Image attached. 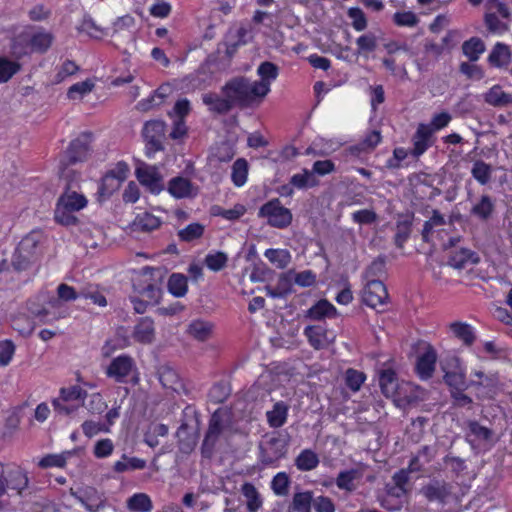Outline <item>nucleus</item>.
I'll list each match as a JSON object with an SVG mask.
<instances>
[{"mask_svg":"<svg viewBox=\"0 0 512 512\" xmlns=\"http://www.w3.org/2000/svg\"><path fill=\"white\" fill-rule=\"evenodd\" d=\"M437 353L431 344H427L425 351L417 357L415 371L421 380L430 379L435 371Z\"/></svg>","mask_w":512,"mask_h":512,"instance_id":"obj_17","label":"nucleus"},{"mask_svg":"<svg viewBox=\"0 0 512 512\" xmlns=\"http://www.w3.org/2000/svg\"><path fill=\"white\" fill-rule=\"evenodd\" d=\"M382 141L380 131L372 130L366 133L363 139L357 144V149L361 152H369L374 150Z\"/></svg>","mask_w":512,"mask_h":512,"instance_id":"obj_58","label":"nucleus"},{"mask_svg":"<svg viewBox=\"0 0 512 512\" xmlns=\"http://www.w3.org/2000/svg\"><path fill=\"white\" fill-rule=\"evenodd\" d=\"M204 262L209 270L218 272L226 267L228 256L222 251L210 252L206 255Z\"/></svg>","mask_w":512,"mask_h":512,"instance_id":"obj_54","label":"nucleus"},{"mask_svg":"<svg viewBox=\"0 0 512 512\" xmlns=\"http://www.w3.org/2000/svg\"><path fill=\"white\" fill-rule=\"evenodd\" d=\"M485 51V44L479 37H471L462 44V52L470 62H476Z\"/></svg>","mask_w":512,"mask_h":512,"instance_id":"obj_37","label":"nucleus"},{"mask_svg":"<svg viewBox=\"0 0 512 512\" xmlns=\"http://www.w3.org/2000/svg\"><path fill=\"white\" fill-rule=\"evenodd\" d=\"M37 257H33L32 254L20 252V249L16 247L15 252L12 256V267L16 272L27 271L35 263Z\"/></svg>","mask_w":512,"mask_h":512,"instance_id":"obj_51","label":"nucleus"},{"mask_svg":"<svg viewBox=\"0 0 512 512\" xmlns=\"http://www.w3.org/2000/svg\"><path fill=\"white\" fill-rule=\"evenodd\" d=\"M510 58L511 52L509 46L504 43L497 42L488 55L487 61L491 67L502 68L509 64Z\"/></svg>","mask_w":512,"mask_h":512,"instance_id":"obj_29","label":"nucleus"},{"mask_svg":"<svg viewBox=\"0 0 512 512\" xmlns=\"http://www.w3.org/2000/svg\"><path fill=\"white\" fill-rule=\"evenodd\" d=\"M158 378L164 388L176 390L177 385L180 383L177 371L167 365H163L158 370Z\"/></svg>","mask_w":512,"mask_h":512,"instance_id":"obj_47","label":"nucleus"},{"mask_svg":"<svg viewBox=\"0 0 512 512\" xmlns=\"http://www.w3.org/2000/svg\"><path fill=\"white\" fill-rule=\"evenodd\" d=\"M421 493L429 502H437L442 505L454 499L453 485L444 480H431L421 488Z\"/></svg>","mask_w":512,"mask_h":512,"instance_id":"obj_12","label":"nucleus"},{"mask_svg":"<svg viewBox=\"0 0 512 512\" xmlns=\"http://www.w3.org/2000/svg\"><path fill=\"white\" fill-rule=\"evenodd\" d=\"M242 493L247 499V511L257 512L262 505V500L256 487L252 483L246 482L242 486Z\"/></svg>","mask_w":512,"mask_h":512,"instance_id":"obj_49","label":"nucleus"},{"mask_svg":"<svg viewBox=\"0 0 512 512\" xmlns=\"http://www.w3.org/2000/svg\"><path fill=\"white\" fill-rule=\"evenodd\" d=\"M337 315L336 307L327 299H320L312 305L305 316L314 321H321L325 318H334Z\"/></svg>","mask_w":512,"mask_h":512,"instance_id":"obj_26","label":"nucleus"},{"mask_svg":"<svg viewBox=\"0 0 512 512\" xmlns=\"http://www.w3.org/2000/svg\"><path fill=\"white\" fill-rule=\"evenodd\" d=\"M257 74L260 77L259 81H254L255 84L263 85L265 92H262L266 97L271 91V84L277 79L279 75V68L276 64L270 61L262 62L257 68Z\"/></svg>","mask_w":512,"mask_h":512,"instance_id":"obj_23","label":"nucleus"},{"mask_svg":"<svg viewBox=\"0 0 512 512\" xmlns=\"http://www.w3.org/2000/svg\"><path fill=\"white\" fill-rule=\"evenodd\" d=\"M484 101L494 107H501L511 103L512 97L500 85H494L484 94Z\"/></svg>","mask_w":512,"mask_h":512,"instance_id":"obj_35","label":"nucleus"},{"mask_svg":"<svg viewBox=\"0 0 512 512\" xmlns=\"http://www.w3.org/2000/svg\"><path fill=\"white\" fill-rule=\"evenodd\" d=\"M16 346L11 339L0 341V367H6L12 361Z\"/></svg>","mask_w":512,"mask_h":512,"instance_id":"obj_62","label":"nucleus"},{"mask_svg":"<svg viewBox=\"0 0 512 512\" xmlns=\"http://www.w3.org/2000/svg\"><path fill=\"white\" fill-rule=\"evenodd\" d=\"M166 123L163 120H150L145 122L142 129V136L145 141V155L148 158L164 150Z\"/></svg>","mask_w":512,"mask_h":512,"instance_id":"obj_10","label":"nucleus"},{"mask_svg":"<svg viewBox=\"0 0 512 512\" xmlns=\"http://www.w3.org/2000/svg\"><path fill=\"white\" fill-rule=\"evenodd\" d=\"M471 212L481 220H488L494 212V203L491 197L482 195L479 202L472 207Z\"/></svg>","mask_w":512,"mask_h":512,"instance_id":"obj_50","label":"nucleus"},{"mask_svg":"<svg viewBox=\"0 0 512 512\" xmlns=\"http://www.w3.org/2000/svg\"><path fill=\"white\" fill-rule=\"evenodd\" d=\"M313 505V493L311 491L296 492L290 504L293 512H311Z\"/></svg>","mask_w":512,"mask_h":512,"instance_id":"obj_39","label":"nucleus"},{"mask_svg":"<svg viewBox=\"0 0 512 512\" xmlns=\"http://www.w3.org/2000/svg\"><path fill=\"white\" fill-rule=\"evenodd\" d=\"M363 477V471L358 468L342 470L335 479V485L347 493H352L357 488V481Z\"/></svg>","mask_w":512,"mask_h":512,"instance_id":"obj_22","label":"nucleus"},{"mask_svg":"<svg viewBox=\"0 0 512 512\" xmlns=\"http://www.w3.org/2000/svg\"><path fill=\"white\" fill-rule=\"evenodd\" d=\"M290 183L298 189H307L318 186L319 181L313 172L308 169H303L301 173L294 174L290 178Z\"/></svg>","mask_w":512,"mask_h":512,"instance_id":"obj_44","label":"nucleus"},{"mask_svg":"<svg viewBox=\"0 0 512 512\" xmlns=\"http://www.w3.org/2000/svg\"><path fill=\"white\" fill-rule=\"evenodd\" d=\"M231 424L232 415L229 411L218 408L212 413L201 444V454L203 457L210 458L213 455L220 436L230 428Z\"/></svg>","mask_w":512,"mask_h":512,"instance_id":"obj_3","label":"nucleus"},{"mask_svg":"<svg viewBox=\"0 0 512 512\" xmlns=\"http://www.w3.org/2000/svg\"><path fill=\"white\" fill-rule=\"evenodd\" d=\"M54 35L41 28L29 37V44L32 53L45 54L54 42Z\"/></svg>","mask_w":512,"mask_h":512,"instance_id":"obj_25","label":"nucleus"},{"mask_svg":"<svg viewBox=\"0 0 512 512\" xmlns=\"http://www.w3.org/2000/svg\"><path fill=\"white\" fill-rule=\"evenodd\" d=\"M263 87L247 77L238 76L227 81L221 91L224 96L229 97L233 107L247 108L260 103L265 98L262 93L265 92Z\"/></svg>","mask_w":512,"mask_h":512,"instance_id":"obj_2","label":"nucleus"},{"mask_svg":"<svg viewBox=\"0 0 512 512\" xmlns=\"http://www.w3.org/2000/svg\"><path fill=\"white\" fill-rule=\"evenodd\" d=\"M472 177L481 185H486L491 180L492 166L483 160H476L471 169Z\"/></svg>","mask_w":512,"mask_h":512,"instance_id":"obj_46","label":"nucleus"},{"mask_svg":"<svg viewBox=\"0 0 512 512\" xmlns=\"http://www.w3.org/2000/svg\"><path fill=\"white\" fill-rule=\"evenodd\" d=\"M231 388L224 381L216 382L212 385L208 392V399L213 404L224 403L230 396Z\"/></svg>","mask_w":512,"mask_h":512,"instance_id":"obj_45","label":"nucleus"},{"mask_svg":"<svg viewBox=\"0 0 512 512\" xmlns=\"http://www.w3.org/2000/svg\"><path fill=\"white\" fill-rule=\"evenodd\" d=\"M345 385L352 391L357 392L366 380L364 372L354 368H348L344 375Z\"/></svg>","mask_w":512,"mask_h":512,"instance_id":"obj_55","label":"nucleus"},{"mask_svg":"<svg viewBox=\"0 0 512 512\" xmlns=\"http://www.w3.org/2000/svg\"><path fill=\"white\" fill-rule=\"evenodd\" d=\"M39 242V234L37 232H31L22 238L17 248L20 249V252L23 251L25 253L32 254L33 257H37L36 250Z\"/></svg>","mask_w":512,"mask_h":512,"instance_id":"obj_61","label":"nucleus"},{"mask_svg":"<svg viewBox=\"0 0 512 512\" xmlns=\"http://www.w3.org/2000/svg\"><path fill=\"white\" fill-rule=\"evenodd\" d=\"M291 484V479L286 472H278L271 481V490L277 496H287L289 493V488Z\"/></svg>","mask_w":512,"mask_h":512,"instance_id":"obj_53","label":"nucleus"},{"mask_svg":"<svg viewBox=\"0 0 512 512\" xmlns=\"http://www.w3.org/2000/svg\"><path fill=\"white\" fill-rule=\"evenodd\" d=\"M11 51L17 59L32 54L29 39L22 36L14 38L11 42Z\"/></svg>","mask_w":512,"mask_h":512,"instance_id":"obj_64","label":"nucleus"},{"mask_svg":"<svg viewBox=\"0 0 512 512\" xmlns=\"http://www.w3.org/2000/svg\"><path fill=\"white\" fill-rule=\"evenodd\" d=\"M86 397L87 391L79 385L63 387L60 389L59 397L52 401V405L58 414L70 415L76 411Z\"/></svg>","mask_w":512,"mask_h":512,"instance_id":"obj_9","label":"nucleus"},{"mask_svg":"<svg viewBox=\"0 0 512 512\" xmlns=\"http://www.w3.org/2000/svg\"><path fill=\"white\" fill-rule=\"evenodd\" d=\"M205 227L201 223H190L183 229L178 231V238L182 242H192L201 238L204 234Z\"/></svg>","mask_w":512,"mask_h":512,"instance_id":"obj_52","label":"nucleus"},{"mask_svg":"<svg viewBox=\"0 0 512 512\" xmlns=\"http://www.w3.org/2000/svg\"><path fill=\"white\" fill-rule=\"evenodd\" d=\"M146 467V461L138 457H129L123 454L121 459L113 465L116 473H124L126 471L142 470Z\"/></svg>","mask_w":512,"mask_h":512,"instance_id":"obj_38","label":"nucleus"},{"mask_svg":"<svg viewBox=\"0 0 512 512\" xmlns=\"http://www.w3.org/2000/svg\"><path fill=\"white\" fill-rule=\"evenodd\" d=\"M457 365L453 370L444 372V382L449 387L450 392L456 390H466L469 383L466 380V374L459 365L458 359L455 360Z\"/></svg>","mask_w":512,"mask_h":512,"instance_id":"obj_28","label":"nucleus"},{"mask_svg":"<svg viewBox=\"0 0 512 512\" xmlns=\"http://www.w3.org/2000/svg\"><path fill=\"white\" fill-rule=\"evenodd\" d=\"M480 261L479 255L468 248H461L451 253L449 265L455 269H470Z\"/></svg>","mask_w":512,"mask_h":512,"instance_id":"obj_19","label":"nucleus"},{"mask_svg":"<svg viewBox=\"0 0 512 512\" xmlns=\"http://www.w3.org/2000/svg\"><path fill=\"white\" fill-rule=\"evenodd\" d=\"M21 68L22 66L18 61L0 56V83H7Z\"/></svg>","mask_w":512,"mask_h":512,"instance_id":"obj_48","label":"nucleus"},{"mask_svg":"<svg viewBox=\"0 0 512 512\" xmlns=\"http://www.w3.org/2000/svg\"><path fill=\"white\" fill-rule=\"evenodd\" d=\"M379 385L381 392L386 397L400 398L398 391V377L393 369H384L379 375Z\"/></svg>","mask_w":512,"mask_h":512,"instance_id":"obj_27","label":"nucleus"},{"mask_svg":"<svg viewBox=\"0 0 512 512\" xmlns=\"http://www.w3.org/2000/svg\"><path fill=\"white\" fill-rule=\"evenodd\" d=\"M330 334L326 323L308 325L303 330V335L314 350L327 349L334 341Z\"/></svg>","mask_w":512,"mask_h":512,"instance_id":"obj_15","label":"nucleus"},{"mask_svg":"<svg viewBox=\"0 0 512 512\" xmlns=\"http://www.w3.org/2000/svg\"><path fill=\"white\" fill-rule=\"evenodd\" d=\"M192 187V183L189 179L176 176L168 182L167 191L175 199H183L191 196Z\"/></svg>","mask_w":512,"mask_h":512,"instance_id":"obj_30","label":"nucleus"},{"mask_svg":"<svg viewBox=\"0 0 512 512\" xmlns=\"http://www.w3.org/2000/svg\"><path fill=\"white\" fill-rule=\"evenodd\" d=\"M450 333L459 340L463 346L471 347L476 341L475 328L463 321H454L448 325Z\"/></svg>","mask_w":512,"mask_h":512,"instance_id":"obj_20","label":"nucleus"},{"mask_svg":"<svg viewBox=\"0 0 512 512\" xmlns=\"http://www.w3.org/2000/svg\"><path fill=\"white\" fill-rule=\"evenodd\" d=\"M133 338L141 344H150L155 339L154 320L151 317H141L133 330Z\"/></svg>","mask_w":512,"mask_h":512,"instance_id":"obj_21","label":"nucleus"},{"mask_svg":"<svg viewBox=\"0 0 512 512\" xmlns=\"http://www.w3.org/2000/svg\"><path fill=\"white\" fill-rule=\"evenodd\" d=\"M127 508L132 512H151L153 504L145 493H135L127 500Z\"/></svg>","mask_w":512,"mask_h":512,"instance_id":"obj_42","label":"nucleus"},{"mask_svg":"<svg viewBox=\"0 0 512 512\" xmlns=\"http://www.w3.org/2000/svg\"><path fill=\"white\" fill-rule=\"evenodd\" d=\"M153 271L145 267L140 277L133 281V291L137 296H129V301L137 314H144L148 307L158 305L162 298L161 281L152 277Z\"/></svg>","mask_w":512,"mask_h":512,"instance_id":"obj_1","label":"nucleus"},{"mask_svg":"<svg viewBox=\"0 0 512 512\" xmlns=\"http://www.w3.org/2000/svg\"><path fill=\"white\" fill-rule=\"evenodd\" d=\"M202 101L208 107L210 112L219 115L227 114L232 110V108H234L229 97H222L214 92L203 94Z\"/></svg>","mask_w":512,"mask_h":512,"instance_id":"obj_24","label":"nucleus"},{"mask_svg":"<svg viewBox=\"0 0 512 512\" xmlns=\"http://www.w3.org/2000/svg\"><path fill=\"white\" fill-rule=\"evenodd\" d=\"M469 434L474 436L479 441H490L493 436L492 429L482 426L478 421L471 420L468 422Z\"/></svg>","mask_w":512,"mask_h":512,"instance_id":"obj_60","label":"nucleus"},{"mask_svg":"<svg viewBox=\"0 0 512 512\" xmlns=\"http://www.w3.org/2000/svg\"><path fill=\"white\" fill-rule=\"evenodd\" d=\"M87 205V199L84 195L77 192H64L57 200L54 220L63 226H72L78 223V218L74 215Z\"/></svg>","mask_w":512,"mask_h":512,"instance_id":"obj_4","label":"nucleus"},{"mask_svg":"<svg viewBox=\"0 0 512 512\" xmlns=\"http://www.w3.org/2000/svg\"><path fill=\"white\" fill-rule=\"evenodd\" d=\"M161 223L162 222L159 217L149 212H143L136 216L133 225L138 231L151 232L158 229L161 226Z\"/></svg>","mask_w":512,"mask_h":512,"instance_id":"obj_36","label":"nucleus"},{"mask_svg":"<svg viewBox=\"0 0 512 512\" xmlns=\"http://www.w3.org/2000/svg\"><path fill=\"white\" fill-rule=\"evenodd\" d=\"M134 373L132 383L139 382V375L135 360L128 354H121L113 358L107 366L105 374L108 378L113 379L116 383H128V377Z\"/></svg>","mask_w":512,"mask_h":512,"instance_id":"obj_7","label":"nucleus"},{"mask_svg":"<svg viewBox=\"0 0 512 512\" xmlns=\"http://www.w3.org/2000/svg\"><path fill=\"white\" fill-rule=\"evenodd\" d=\"M361 298L363 304L371 308H376L385 304L389 295L382 281L379 279H369L362 290Z\"/></svg>","mask_w":512,"mask_h":512,"instance_id":"obj_14","label":"nucleus"},{"mask_svg":"<svg viewBox=\"0 0 512 512\" xmlns=\"http://www.w3.org/2000/svg\"><path fill=\"white\" fill-rule=\"evenodd\" d=\"M135 175L139 183L152 194L163 190V178L156 166L141 163L136 167Z\"/></svg>","mask_w":512,"mask_h":512,"instance_id":"obj_13","label":"nucleus"},{"mask_svg":"<svg viewBox=\"0 0 512 512\" xmlns=\"http://www.w3.org/2000/svg\"><path fill=\"white\" fill-rule=\"evenodd\" d=\"M29 478L28 473L20 466H13L5 471L4 479L2 482L4 494L7 490L15 491L17 495L21 496L28 488Z\"/></svg>","mask_w":512,"mask_h":512,"instance_id":"obj_16","label":"nucleus"},{"mask_svg":"<svg viewBox=\"0 0 512 512\" xmlns=\"http://www.w3.org/2000/svg\"><path fill=\"white\" fill-rule=\"evenodd\" d=\"M48 307L40 306L36 302L29 300L27 302L28 312L42 324H52L60 319L67 318L70 313L69 309L60 303L55 297H51Z\"/></svg>","mask_w":512,"mask_h":512,"instance_id":"obj_6","label":"nucleus"},{"mask_svg":"<svg viewBox=\"0 0 512 512\" xmlns=\"http://www.w3.org/2000/svg\"><path fill=\"white\" fill-rule=\"evenodd\" d=\"M249 164L245 158H238L231 167V181L235 187H243L248 180Z\"/></svg>","mask_w":512,"mask_h":512,"instance_id":"obj_33","label":"nucleus"},{"mask_svg":"<svg viewBox=\"0 0 512 512\" xmlns=\"http://www.w3.org/2000/svg\"><path fill=\"white\" fill-rule=\"evenodd\" d=\"M472 379L469 382V387H474L476 390H487V393H495L497 388L498 379L495 375H486L482 371L471 372Z\"/></svg>","mask_w":512,"mask_h":512,"instance_id":"obj_31","label":"nucleus"},{"mask_svg":"<svg viewBox=\"0 0 512 512\" xmlns=\"http://www.w3.org/2000/svg\"><path fill=\"white\" fill-rule=\"evenodd\" d=\"M432 136L433 129L430 126L423 123L419 124L412 137L413 147L410 154L415 158L422 156L433 145Z\"/></svg>","mask_w":512,"mask_h":512,"instance_id":"obj_18","label":"nucleus"},{"mask_svg":"<svg viewBox=\"0 0 512 512\" xmlns=\"http://www.w3.org/2000/svg\"><path fill=\"white\" fill-rule=\"evenodd\" d=\"M213 325L204 320H194L188 326V333L198 341H206L211 336Z\"/></svg>","mask_w":512,"mask_h":512,"instance_id":"obj_43","label":"nucleus"},{"mask_svg":"<svg viewBox=\"0 0 512 512\" xmlns=\"http://www.w3.org/2000/svg\"><path fill=\"white\" fill-rule=\"evenodd\" d=\"M288 440L280 434L273 435L260 445L259 460L264 466L278 467L280 460L286 457Z\"/></svg>","mask_w":512,"mask_h":512,"instance_id":"obj_8","label":"nucleus"},{"mask_svg":"<svg viewBox=\"0 0 512 512\" xmlns=\"http://www.w3.org/2000/svg\"><path fill=\"white\" fill-rule=\"evenodd\" d=\"M168 291L174 297H184L188 291V278L181 273L171 274L168 279Z\"/></svg>","mask_w":512,"mask_h":512,"instance_id":"obj_41","label":"nucleus"},{"mask_svg":"<svg viewBox=\"0 0 512 512\" xmlns=\"http://www.w3.org/2000/svg\"><path fill=\"white\" fill-rule=\"evenodd\" d=\"M484 23L491 33L502 35L508 30V25L502 22L495 12H487L484 16Z\"/></svg>","mask_w":512,"mask_h":512,"instance_id":"obj_56","label":"nucleus"},{"mask_svg":"<svg viewBox=\"0 0 512 512\" xmlns=\"http://www.w3.org/2000/svg\"><path fill=\"white\" fill-rule=\"evenodd\" d=\"M319 464L317 454L311 449L302 450L295 459V466L299 471H311Z\"/></svg>","mask_w":512,"mask_h":512,"instance_id":"obj_40","label":"nucleus"},{"mask_svg":"<svg viewBox=\"0 0 512 512\" xmlns=\"http://www.w3.org/2000/svg\"><path fill=\"white\" fill-rule=\"evenodd\" d=\"M257 216L266 219L269 226L277 229H286L293 220L291 210L283 206L279 198H273L264 203L259 208Z\"/></svg>","mask_w":512,"mask_h":512,"instance_id":"obj_5","label":"nucleus"},{"mask_svg":"<svg viewBox=\"0 0 512 512\" xmlns=\"http://www.w3.org/2000/svg\"><path fill=\"white\" fill-rule=\"evenodd\" d=\"M393 486L387 485V493L391 496L401 497L406 493V486L409 482V472L402 468L392 476Z\"/></svg>","mask_w":512,"mask_h":512,"instance_id":"obj_34","label":"nucleus"},{"mask_svg":"<svg viewBox=\"0 0 512 512\" xmlns=\"http://www.w3.org/2000/svg\"><path fill=\"white\" fill-rule=\"evenodd\" d=\"M94 88V83L87 79L71 85L67 91V97L71 100L81 99L90 93Z\"/></svg>","mask_w":512,"mask_h":512,"instance_id":"obj_57","label":"nucleus"},{"mask_svg":"<svg viewBox=\"0 0 512 512\" xmlns=\"http://www.w3.org/2000/svg\"><path fill=\"white\" fill-rule=\"evenodd\" d=\"M288 410V406L283 401L276 402L272 410L266 412L269 426L271 428L282 427L287 421Z\"/></svg>","mask_w":512,"mask_h":512,"instance_id":"obj_32","label":"nucleus"},{"mask_svg":"<svg viewBox=\"0 0 512 512\" xmlns=\"http://www.w3.org/2000/svg\"><path fill=\"white\" fill-rule=\"evenodd\" d=\"M264 256L273 264L283 268L286 266L289 260V252L285 249H274L269 248L264 252Z\"/></svg>","mask_w":512,"mask_h":512,"instance_id":"obj_63","label":"nucleus"},{"mask_svg":"<svg viewBox=\"0 0 512 512\" xmlns=\"http://www.w3.org/2000/svg\"><path fill=\"white\" fill-rule=\"evenodd\" d=\"M121 184V182L105 173L98 186V193L101 197L109 198L120 188Z\"/></svg>","mask_w":512,"mask_h":512,"instance_id":"obj_59","label":"nucleus"},{"mask_svg":"<svg viewBox=\"0 0 512 512\" xmlns=\"http://www.w3.org/2000/svg\"><path fill=\"white\" fill-rule=\"evenodd\" d=\"M93 133L85 131L71 140L66 149V159L69 165L84 162L90 155Z\"/></svg>","mask_w":512,"mask_h":512,"instance_id":"obj_11","label":"nucleus"}]
</instances>
